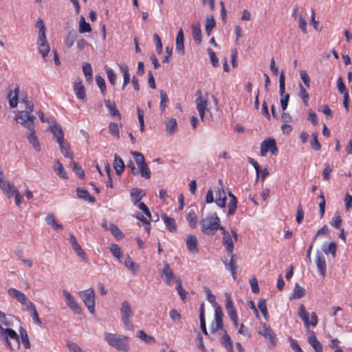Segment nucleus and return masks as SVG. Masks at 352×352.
I'll return each mask as SVG.
<instances>
[{
	"instance_id": "1",
	"label": "nucleus",
	"mask_w": 352,
	"mask_h": 352,
	"mask_svg": "<svg viewBox=\"0 0 352 352\" xmlns=\"http://www.w3.org/2000/svg\"><path fill=\"white\" fill-rule=\"evenodd\" d=\"M0 339L11 351L20 349V337L16 331L10 328H3L0 324Z\"/></svg>"
},
{
	"instance_id": "2",
	"label": "nucleus",
	"mask_w": 352,
	"mask_h": 352,
	"mask_svg": "<svg viewBox=\"0 0 352 352\" xmlns=\"http://www.w3.org/2000/svg\"><path fill=\"white\" fill-rule=\"evenodd\" d=\"M200 225L202 232L208 235H213L222 227L220 226V219L215 212L202 219Z\"/></svg>"
},
{
	"instance_id": "3",
	"label": "nucleus",
	"mask_w": 352,
	"mask_h": 352,
	"mask_svg": "<svg viewBox=\"0 0 352 352\" xmlns=\"http://www.w3.org/2000/svg\"><path fill=\"white\" fill-rule=\"evenodd\" d=\"M104 340L111 346L118 351H127L129 349V338L123 335L104 333Z\"/></svg>"
},
{
	"instance_id": "4",
	"label": "nucleus",
	"mask_w": 352,
	"mask_h": 352,
	"mask_svg": "<svg viewBox=\"0 0 352 352\" xmlns=\"http://www.w3.org/2000/svg\"><path fill=\"white\" fill-rule=\"evenodd\" d=\"M15 120L29 131H32L35 128L36 117L28 111H18L15 116Z\"/></svg>"
},
{
	"instance_id": "5",
	"label": "nucleus",
	"mask_w": 352,
	"mask_h": 352,
	"mask_svg": "<svg viewBox=\"0 0 352 352\" xmlns=\"http://www.w3.org/2000/svg\"><path fill=\"white\" fill-rule=\"evenodd\" d=\"M8 293L10 296L15 298L19 303H21L23 306V311H28L32 309V306H35V305L31 302L23 292L15 288H10L8 290Z\"/></svg>"
},
{
	"instance_id": "6",
	"label": "nucleus",
	"mask_w": 352,
	"mask_h": 352,
	"mask_svg": "<svg viewBox=\"0 0 352 352\" xmlns=\"http://www.w3.org/2000/svg\"><path fill=\"white\" fill-rule=\"evenodd\" d=\"M223 235V244L226 246L228 254H232L234 251V243L232 236L235 241L238 240V234L234 229L231 230V234L224 227L220 228Z\"/></svg>"
},
{
	"instance_id": "7",
	"label": "nucleus",
	"mask_w": 352,
	"mask_h": 352,
	"mask_svg": "<svg viewBox=\"0 0 352 352\" xmlns=\"http://www.w3.org/2000/svg\"><path fill=\"white\" fill-rule=\"evenodd\" d=\"M120 313L122 315V321L124 323V327L129 330L132 329L133 324L131 322V318L133 316V311L128 301L124 300L122 302Z\"/></svg>"
},
{
	"instance_id": "8",
	"label": "nucleus",
	"mask_w": 352,
	"mask_h": 352,
	"mask_svg": "<svg viewBox=\"0 0 352 352\" xmlns=\"http://www.w3.org/2000/svg\"><path fill=\"white\" fill-rule=\"evenodd\" d=\"M79 296L83 300L84 304L87 307L91 314L95 311V292L93 288L81 291L79 292Z\"/></svg>"
},
{
	"instance_id": "9",
	"label": "nucleus",
	"mask_w": 352,
	"mask_h": 352,
	"mask_svg": "<svg viewBox=\"0 0 352 352\" xmlns=\"http://www.w3.org/2000/svg\"><path fill=\"white\" fill-rule=\"evenodd\" d=\"M262 329L258 333L264 336L269 348L274 347L277 343V338L272 328L266 323H261Z\"/></svg>"
},
{
	"instance_id": "10",
	"label": "nucleus",
	"mask_w": 352,
	"mask_h": 352,
	"mask_svg": "<svg viewBox=\"0 0 352 352\" xmlns=\"http://www.w3.org/2000/svg\"><path fill=\"white\" fill-rule=\"evenodd\" d=\"M268 152H271L274 155H276L278 152L276 140L274 138L266 139L261 144V155L265 157Z\"/></svg>"
},
{
	"instance_id": "11",
	"label": "nucleus",
	"mask_w": 352,
	"mask_h": 352,
	"mask_svg": "<svg viewBox=\"0 0 352 352\" xmlns=\"http://www.w3.org/2000/svg\"><path fill=\"white\" fill-rule=\"evenodd\" d=\"M160 276L167 285H171L173 282L175 283V279L180 278L174 275L172 268L168 263H165L163 268L160 271Z\"/></svg>"
},
{
	"instance_id": "12",
	"label": "nucleus",
	"mask_w": 352,
	"mask_h": 352,
	"mask_svg": "<svg viewBox=\"0 0 352 352\" xmlns=\"http://www.w3.org/2000/svg\"><path fill=\"white\" fill-rule=\"evenodd\" d=\"M223 314L221 307L219 305L215 306L214 318L210 324V331L212 333H215L223 329Z\"/></svg>"
},
{
	"instance_id": "13",
	"label": "nucleus",
	"mask_w": 352,
	"mask_h": 352,
	"mask_svg": "<svg viewBox=\"0 0 352 352\" xmlns=\"http://www.w3.org/2000/svg\"><path fill=\"white\" fill-rule=\"evenodd\" d=\"M65 301L68 307L76 314H80L82 309L76 301L74 297L67 290L63 291Z\"/></svg>"
},
{
	"instance_id": "14",
	"label": "nucleus",
	"mask_w": 352,
	"mask_h": 352,
	"mask_svg": "<svg viewBox=\"0 0 352 352\" xmlns=\"http://www.w3.org/2000/svg\"><path fill=\"white\" fill-rule=\"evenodd\" d=\"M199 96L195 100L196 108L199 112L200 118L202 121L205 120V111H209L208 109V101L201 96V92L199 91Z\"/></svg>"
},
{
	"instance_id": "15",
	"label": "nucleus",
	"mask_w": 352,
	"mask_h": 352,
	"mask_svg": "<svg viewBox=\"0 0 352 352\" xmlns=\"http://www.w3.org/2000/svg\"><path fill=\"white\" fill-rule=\"evenodd\" d=\"M316 265L319 274L324 277L327 272L326 260L322 252L320 250H318L316 254Z\"/></svg>"
},
{
	"instance_id": "16",
	"label": "nucleus",
	"mask_w": 352,
	"mask_h": 352,
	"mask_svg": "<svg viewBox=\"0 0 352 352\" xmlns=\"http://www.w3.org/2000/svg\"><path fill=\"white\" fill-rule=\"evenodd\" d=\"M219 182L221 184V187L219 188L218 190L215 192L216 193V204L220 208H224L226 204V192L223 188L222 179H219Z\"/></svg>"
},
{
	"instance_id": "17",
	"label": "nucleus",
	"mask_w": 352,
	"mask_h": 352,
	"mask_svg": "<svg viewBox=\"0 0 352 352\" xmlns=\"http://www.w3.org/2000/svg\"><path fill=\"white\" fill-rule=\"evenodd\" d=\"M49 131L53 134L57 142L65 140L62 127L56 121L50 126Z\"/></svg>"
},
{
	"instance_id": "18",
	"label": "nucleus",
	"mask_w": 352,
	"mask_h": 352,
	"mask_svg": "<svg viewBox=\"0 0 352 352\" xmlns=\"http://www.w3.org/2000/svg\"><path fill=\"white\" fill-rule=\"evenodd\" d=\"M186 243L187 249L192 254L198 253V241L197 237L195 235H188L186 239Z\"/></svg>"
},
{
	"instance_id": "19",
	"label": "nucleus",
	"mask_w": 352,
	"mask_h": 352,
	"mask_svg": "<svg viewBox=\"0 0 352 352\" xmlns=\"http://www.w3.org/2000/svg\"><path fill=\"white\" fill-rule=\"evenodd\" d=\"M176 51L181 56L184 55V36L182 28H180L176 36Z\"/></svg>"
},
{
	"instance_id": "20",
	"label": "nucleus",
	"mask_w": 352,
	"mask_h": 352,
	"mask_svg": "<svg viewBox=\"0 0 352 352\" xmlns=\"http://www.w3.org/2000/svg\"><path fill=\"white\" fill-rule=\"evenodd\" d=\"M228 255L230 256V261L229 263L227 261H223V263L227 270L231 272L233 278L235 279L236 276V270L238 268L236 256L233 253H232V254Z\"/></svg>"
},
{
	"instance_id": "21",
	"label": "nucleus",
	"mask_w": 352,
	"mask_h": 352,
	"mask_svg": "<svg viewBox=\"0 0 352 352\" xmlns=\"http://www.w3.org/2000/svg\"><path fill=\"white\" fill-rule=\"evenodd\" d=\"M37 45L39 53L41 54L43 58H45V57L47 56L50 50V47L47 43L46 36H44V38L38 36Z\"/></svg>"
},
{
	"instance_id": "22",
	"label": "nucleus",
	"mask_w": 352,
	"mask_h": 352,
	"mask_svg": "<svg viewBox=\"0 0 352 352\" xmlns=\"http://www.w3.org/2000/svg\"><path fill=\"white\" fill-rule=\"evenodd\" d=\"M0 188L6 194L8 198H11L14 195L18 192L16 188L9 182L4 180L0 183Z\"/></svg>"
},
{
	"instance_id": "23",
	"label": "nucleus",
	"mask_w": 352,
	"mask_h": 352,
	"mask_svg": "<svg viewBox=\"0 0 352 352\" xmlns=\"http://www.w3.org/2000/svg\"><path fill=\"white\" fill-rule=\"evenodd\" d=\"M74 89L77 98L82 102L86 101V94L85 87L82 84L80 79H78L74 84Z\"/></svg>"
},
{
	"instance_id": "24",
	"label": "nucleus",
	"mask_w": 352,
	"mask_h": 352,
	"mask_svg": "<svg viewBox=\"0 0 352 352\" xmlns=\"http://www.w3.org/2000/svg\"><path fill=\"white\" fill-rule=\"evenodd\" d=\"M19 86H16L13 91L10 90L8 93L7 98L8 99L9 104L12 108H15L17 107L19 102Z\"/></svg>"
},
{
	"instance_id": "25",
	"label": "nucleus",
	"mask_w": 352,
	"mask_h": 352,
	"mask_svg": "<svg viewBox=\"0 0 352 352\" xmlns=\"http://www.w3.org/2000/svg\"><path fill=\"white\" fill-rule=\"evenodd\" d=\"M307 341L309 344L314 348L315 352H322V344L317 340L315 333L311 332L308 338Z\"/></svg>"
},
{
	"instance_id": "26",
	"label": "nucleus",
	"mask_w": 352,
	"mask_h": 352,
	"mask_svg": "<svg viewBox=\"0 0 352 352\" xmlns=\"http://www.w3.org/2000/svg\"><path fill=\"white\" fill-rule=\"evenodd\" d=\"M77 196L90 203H94L96 201V199L94 197L90 195L88 190L83 188H77L76 189Z\"/></svg>"
},
{
	"instance_id": "27",
	"label": "nucleus",
	"mask_w": 352,
	"mask_h": 352,
	"mask_svg": "<svg viewBox=\"0 0 352 352\" xmlns=\"http://www.w3.org/2000/svg\"><path fill=\"white\" fill-rule=\"evenodd\" d=\"M59 145L61 153L68 158H73V153L70 151V146L67 141L63 140V141L57 142Z\"/></svg>"
},
{
	"instance_id": "28",
	"label": "nucleus",
	"mask_w": 352,
	"mask_h": 352,
	"mask_svg": "<svg viewBox=\"0 0 352 352\" xmlns=\"http://www.w3.org/2000/svg\"><path fill=\"white\" fill-rule=\"evenodd\" d=\"M226 309L227 311V313L229 316V317L231 316H235L237 315L236 309L234 306V304L232 302V298L230 296V294H226Z\"/></svg>"
},
{
	"instance_id": "29",
	"label": "nucleus",
	"mask_w": 352,
	"mask_h": 352,
	"mask_svg": "<svg viewBox=\"0 0 352 352\" xmlns=\"http://www.w3.org/2000/svg\"><path fill=\"white\" fill-rule=\"evenodd\" d=\"M162 219L166 226V229L170 232H175L177 230V226L175 221L173 218L169 217L166 214L162 217Z\"/></svg>"
},
{
	"instance_id": "30",
	"label": "nucleus",
	"mask_w": 352,
	"mask_h": 352,
	"mask_svg": "<svg viewBox=\"0 0 352 352\" xmlns=\"http://www.w3.org/2000/svg\"><path fill=\"white\" fill-rule=\"evenodd\" d=\"M30 133L27 136V138L28 140V142L30 144H32V147L34 148V150L37 152H39L41 149V145L39 144V142L38 140V138L36 135L34 129L32 131H30Z\"/></svg>"
},
{
	"instance_id": "31",
	"label": "nucleus",
	"mask_w": 352,
	"mask_h": 352,
	"mask_svg": "<svg viewBox=\"0 0 352 352\" xmlns=\"http://www.w3.org/2000/svg\"><path fill=\"white\" fill-rule=\"evenodd\" d=\"M113 168L117 175H120L124 170L125 165L122 158L117 154L114 156Z\"/></svg>"
},
{
	"instance_id": "32",
	"label": "nucleus",
	"mask_w": 352,
	"mask_h": 352,
	"mask_svg": "<svg viewBox=\"0 0 352 352\" xmlns=\"http://www.w3.org/2000/svg\"><path fill=\"white\" fill-rule=\"evenodd\" d=\"M322 252L327 255L331 254L332 257L334 258L336 256L337 252L336 243L335 242H330L328 244H324L322 246Z\"/></svg>"
},
{
	"instance_id": "33",
	"label": "nucleus",
	"mask_w": 352,
	"mask_h": 352,
	"mask_svg": "<svg viewBox=\"0 0 352 352\" xmlns=\"http://www.w3.org/2000/svg\"><path fill=\"white\" fill-rule=\"evenodd\" d=\"M45 221L47 223L52 226V228L55 230H63V226L57 222L55 216L50 213L47 215L45 217Z\"/></svg>"
},
{
	"instance_id": "34",
	"label": "nucleus",
	"mask_w": 352,
	"mask_h": 352,
	"mask_svg": "<svg viewBox=\"0 0 352 352\" xmlns=\"http://www.w3.org/2000/svg\"><path fill=\"white\" fill-rule=\"evenodd\" d=\"M160 110L161 113H164L169 103L168 95L164 90L160 91Z\"/></svg>"
},
{
	"instance_id": "35",
	"label": "nucleus",
	"mask_w": 352,
	"mask_h": 352,
	"mask_svg": "<svg viewBox=\"0 0 352 352\" xmlns=\"http://www.w3.org/2000/svg\"><path fill=\"white\" fill-rule=\"evenodd\" d=\"M228 196L230 197V201L228 205V215H232L235 212L238 201L236 197L232 192H229Z\"/></svg>"
},
{
	"instance_id": "36",
	"label": "nucleus",
	"mask_w": 352,
	"mask_h": 352,
	"mask_svg": "<svg viewBox=\"0 0 352 352\" xmlns=\"http://www.w3.org/2000/svg\"><path fill=\"white\" fill-rule=\"evenodd\" d=\"M105 106L108 108L109 111V113L112 116H117L119 118H121V114L120 113L118 109L116 108V104L114 102H111L110 100H104Z\"/></svg>"
},
{
	"instance_id": "37",
	"label": "nucleus",
	"mask_w": 352,
	"mask_h": 352,
	"mask_svg": "<svg viewBox=\"0 0 352 352\" xmlns=\"http://www.w3.org/2000/svg\"><path fill=\"white\" fill-rule=\"evenodd\" d=\"M199 320H200V327L201 329L205 335H208L207 329H206V320H205V307L204 304L202 303L199 308Z\"/></svg>"
},
{
	"instance_id": "38",
	"label": "nucleus",
	"mask_w": 352,
	"mask_h": 352,
	"mask_svg": "<svg viewBox=\"0 0 352 352\" xmlns=\"http://www.w3.org/2000/svg\"><path fill=\"white\" fill-rule=\"evenodd\" d=\"M298 89H299L298 96L302 100L304 105L305 107H308V105H309L308 101H309V95L308 92L307 91L305 87L301 83L298 84Z\"/></svg>"
},
{
	"instance_id": "39",
	"label": "nucleus",
	"mask_w": 352,
	"mask_h": 352,
	"mask_svg": "<svg viewBox=\"0 0 352 352\" xmlns=\"http://www.w3.org/2000/svg\"><path fill=\"white\" fill-rule=\"evenodd\" d=\"M192 37L195 42L198 44L201 43V30L199 24H193L192 25Z\"/></svg>"
},
{
	"instance_id": "40",
	"label": "nucleus",
	"mask_w": 352,
	"mask_h": 352,
	"mask_svg": "<svg viewBox=\"0 0 352 352\" xmlns=\"http://www.w3.org/2000/svg\"><path fill=\"white\" fill-rule=\"evenodd\" d=\"M77 37V33L74 30H70L65 38V44L67 48H70L74 43Z\"/></svg>"
},
{
	"instance_id": "41",
	"label": "nucleus",
	"mask_w": 352,
	"mask_h": 352,
	"mask_svg": "<svg viewBox=\"0 0 352 352\" xmlns=\"http://www.w3.org/2000/svg\"><path fill=\"white\" fill-rule=\"evenodd\" d=\"M19 333H20L21 342H22L23 346L27 349H30L31 346V344H30V342L29 340L28 333L26 332L25 329H23V327H21L19 329Z\"/></svg>"
},
{
	"instance_id": "42",
	"label": "nucleus",
	"mask_w": 352,
	"mask_h": 352,
	"mask_svg": "<svg viewBox=\"0 0 352 352\" xmlns=\"http://www.w3.org/2000/svg\"><path fill=\"white\" fill-rule=\"evenodd\" d=\"M298 315L303 321L305 325L308 328L309 326V314L302 304L300 305Z\"/></svg>"
},
{
	"instance_id": "43",
	"label": "nucleus",
	"mask_w": 352,
	"mask_h": 352,
	"mask_svg": "<svg viewBox=\"0 0 352 352\" xmlns=\"http://www.w3.org/2000/svg\"><path fill=\"white\" fill-rule=\"evenodd\" d=\"M143 195V191L138 188H133L131 192V197L135 205H136L142 199Z\"/></svg>"
},
{
	"instance_id": "44",
	"label": "nucleus",
	"mask_w": 352,
	"mask_h": 352,
	"mask_svg": "<svg viewBox=\"0 0 352 352\" xmlns=\"http://www.w3.org/2000/svg\"><path fill=\"white\" fill-rule=\"evenodd\" d=\"M78 30L81 34L91 32V28L89 23L86 22L84 16L80 17Z\"/></svg>"
},
{
	"instance_id": "45",
	"label": "nucleus",
	"mask_w": 352,
	"mask_h": 352,
	"mask_svg": "<svg viewBox=\"0 0 352 352\" xmlns=\"http://www.w3.org/2000/svg\"><path fill=\"white\" fill-rule=\"evenodd\" d=\"M120 69L124 77V82L122 85V89H124L125 86L130 82V74L129 72L128 67L125 65H120Z\"/></svg>"
},
{
	"instance_id": "46",
	"label": "nucleus",
	"mask_w": 352,
	"mask_h": 352,
	"mask_svg": "<svg viewBox=\"0 0 352 352\" xmlns=\"http://www.w3.org/2000/svg\"><path fill=\"white\" fill-rule=\"evenodd\" d=\"M177 129V124L175 118H170L166 124V129L170 135L175 133Z\"/></svg>"
},
{
	"instance_id": "47",
	"label": "nucleus",
	"mask_w": 352,
	"mask_h": 352,
	"mask_svg": "<svg viewBox=\"0 0 352 352\" xmlns=\"http://www.w3.org/2000/svg\"><path fill=\"white\" fill-rule=\"evenodd\" d=\"M305 289L300 286L298 284H296L293 290L292 298L299 299L305 296Z\"/></svg>"
},
{
	"instance_id": "48",
	"label": "nucleus",
	"mask_w": 352,
	"mask_h": 352,
	"mask_svg": "<svg viewBox=\"0 0 352 352\" xmlns=\"http://www.w3.org/2000/svg\"><path fill=\"white\" fill-rule=\"evenodd\" d=\"M124 265L130 270L133 274H135L138 270V265L133 262L132 258L127 256L126 257L125 261H124Z\"/></svg>"
},
{
	"instance_id": "49",
	"label": "nucleus",
	"mask_w": 352,
	"mask_h": 352,
	"mask_svg": "<svg viewBox=\"0 0 352 352\" xmlns=\"http://www.w3.org/2000/svg\"><path fill=\"white\" fill-rule=\"evenodd\" d=\"M186 220L192 228H195L197 223V217L193 210H190L186 215Z\"/></svg>"
},
{
	"instance_id": "50",
	"label": "nucleus",
	"mask_w": 352,
	"mask_h": 352,
	"mask_svg": "<svg viewBox=\"0 0 352 352\" xmlns=\"http://www.w3.org/2000/svg\"><path fill=\"white\" fill-rule=\"evenodd\" d=\"M54 170L60 177L67 178L66 172L59 160L56 161Z\"/></svg>"
},
{
	"instance_id": "51",
	"label": "nucleus",
	"mask_w": 352,
	"mask_h": 352,
	"mask_svg": "<svg viewBox=\"0 0 352 352\" xmlns=\"http://www.w3.org/2000/svg\"><path fill=\"white\" fill-rule=\"evenodd\" d=\"M83 73L87 81L92 80V68L89 63H85L82 66Z\"/></svg>"
},
{
	"instance_id": "52",
	"label": "nucleus",
	"mask_w": 352,
	"mask_h": 352,
	"mask_svg": "<svg viewBox=\"0 0 352 352\" xmlns=\"http://www.w3.org/2000/svg\"><path fill=\"white\" fill-rule=\"evenodd\" d=\"M215 25H216V22L212 16H211L210 18H207L206 22L205 30H206V32L207 33V34L208 36L210 34L212 30L214 29Z\"/></svg>"
},
{
	"instance_id": "53",
	"label": "nucleus",
	"mask_w": 352,
	"mask_h": 352,
	"mask_svg": "<svg viewBox=\"0 0 352 352\" xmlns=\"http://www.w3.org/2000/svg\"><path fill=\"white\" fill-rule=\"evenodd\" d=\"M175 283H177L176 289L178 292V294L181 298V299L184 302L186 298V292L183 289L182 286V281L180 278L175 279Z\"/></svg>"
},
{
	"instance_id": "54",
	"label": "nucleus",
	"mask_w": 352,
	"mask_h": 352,
	"mask_svg": "<svg viewBox=\"0 0 352 352\" xmlns=\"http://www.w3.org/2000/svg\"><path fill=\"white\" fill-rule=\"evenodd\" d=\"M109 230L116 239H121L123 238V233L121 232V230L118 228V227L116 225L111 223L109 225Z\"/></svg>"
},
{
	"instance_id": "55",
	"label": "nucleus",
	"mask_w": 352,
	"mask_h": 352,
	"mask_svg": "<svg viewBox=\"0 0 352 352\" xmlns=\"http://www.w3.org/2000/svg\"><path fill=\"white\" fill-rule=\"evenodd\" d=\"M71 164L72 166V169L76 173V175H78L80 178L82 179L85 177V173L82 167L78 165L76 162L74 161H72L71 162Z\"/></svg>"
},
{
	"instance_id": "56",
	"label": "nucleus",
	"mask_w": 352,
	"mask_h": 352,
	"mask_svg": "<svg viewBox=\"0 0 352 352\" xmlns=\"http://www.w3.org/2000/svg\"><path fill=\"white\" fill-rule=\"evenodd\" d=\"M31 308L32 309L30 311H28V312H30L33 321L35 323H36L37 324H38L39 326H41L42 324V322H41V319L39 318L38 314L36 310V306H34V307L32 306Z\"/></svg>"
},
{
	"instance_id": "57",
	"label": "nucleus",
	"mask_w": 352,
	"mask_h": 352,
	"mask_svg": "<svg viewBox=\"0 0 352 352\" xmlns=\"http://www.w3.org/2000/svg\"><path fill=\"white\" fill-rule=\"evenodd\" d=\"M311 138H312V140L310 142L311 148L315 151H320L321 148V145L318 140L317 133H312Z\"/></svg>"
},
{
	"instance_id": "58",
	"label": "nucleus",
	"mask_w": 352,
	"mask_h": 352,
	"mask_svg": "<svg viewBox=\"0 0 352 352\" xmlns=\"http://www.w3.org/2000/svg\"><path fill=\"white\" fill-rule=\"evenodd\" d=\"M109 249L112 254L118 259H120L122 256V251L119 245L115 243L111 244Z\"/></svg>"
},
{
	"instance_id": "59",
	"label": "nucleus",
	"mask_w": 352,
	"mask_h": 352,
	"mask_svg": "<svg viewBox=\"0 0 352 352\" xmlns=\"http://www.w3.org/2000/svg\"><path fill=\"white\" fill-rule=\"evenodd\" d=\"M258 308L261 310L263 316L265 318V320H268V312H267V308L266 306L265 300H260L258 304Z\"/></svg>"
},
{
	"instance_id": "60",
	"label": "nucleus",
	"mask_w": 352,
	"mask_h": 352,
	"mask_svg": "<svg viewBox=\"0 0 352 352\" xmlns=\"http://www.w3.org/2000/svg\"><path fill=\"white\" fill-rule=\"evenodd\" d=\"M106 70V73H107V78L110 82V83L112 85H116V79H117V76L116 74L113 72V71L109 68V67H107L105 69Z\"/></svg>"
},
{
	"instance_id": "61",
	"label": "nucleus",
	"mask_w": 352,
	"mask_h": 352,
	"mask_svg": "<svg viewBox=\"0 0 352 352\" xmlns=\"http://www.w3.org/2000/svg\"><path fill=\"white\" fill-rule=\"evenodd\" d=\"M131 154L133 155L135 161L138 166L145 164L144 157L142 153L138 151H133L131 152Z\"/></svg>"
},
{
	"instance_id": "62",
	"label": "nucleus",
	"mask_w": 352,
	"mask_h": 352,
	"mask_svg": "<svg viewBox=\"0 0 352 352\" xmlns=\"http://www.w3.org/2000/svg\"><path fill=\"white\" fill-rule=\"evenodd\" d=\"M36 27L38 28V36L44 38L45 35V26L42 19H38L36 23Z\"/></svg>"
},
{
	"instance_id": "63",
	"label": "nucleus",
	"mask_w": 352,
	"mask_h": 352,
	"mask_svg": "<svg viewBox=\"0 0 352 352\" xmlns=\"http://www.w3.org/2000/svg\"><path fill=\"white\" fill-rule=\"evenodd\" d=\"M138 167L140 168L139 172H140V174L143 177L146 178V179H148L151 177V172H150L148 168L147 167V166L146 165V164H142L141 166H140Z\"/></svg>"
},
{
	"instance_id": "64",
	"label": "nucleus",
	"mask_w": 352,
	"mask_h": 352,
	"mask_svg": "<svg viewBox=\"0 0 352 352\" xmlns=\"http://www.w3.org/2000/svg\"><path fill=\"white\" fill-rule=\"evenodd\" d=\"M138 337L146 343H151L153 340V337L148 336L144 331L138 332Z\"/></svg>"
}]
</instances>
